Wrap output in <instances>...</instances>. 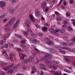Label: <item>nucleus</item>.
<instances>
[{
    "instance_id": "1",
    "label": "nucleus",
    "mask_w": 75,
    "mask_h": 75,
    "mask_svg": "<svg viewBox=\"0 0 75 75\" xmlns=\"http://www.w3.org/2000/svg\"><path fill=\"white\" fill-rule=\"evenodd\" d=\"M16 20V18L14 17L12 18L11 21H10L9 23H8L5 26L6 28H5L4 30L5 32L6 33H7L8 31H10V28H8L9 26H10L11 25H13V24H14V21H15V20Z\"/></svg>"
},
{
    "instance_id": "2",
    "label": "nucleus",
    "mask_w": 75,
    "mask_h": 75,
    "mask_svg": "<svg viewBox=\"0 0 75 75\" xmlns=\"http://www.w3.org/2000/svg\"><path fill=\"white\" fill-rule=\"evenodd\" d=\"M44 59H47L45 61V63L46 64H50L51 65V62L47 59H51L52 58V54H50L48 53L44 55Z\"/></svg>"
},
{
    "instance_id": "3",
    "label": "nucleus",
    "mask_w": 75,
    "mask_h": 75,
    "mask_svg": "<svg viewBox=\"0 0 75 75\" xmlns=\"http://www.w3.org/2000/svg\"><path fill=\"white\" fill-rule=\"evenodd\" d=\"M45 40H46V43L47 45H52L54 44V42L50 41V39L49 38H46Z\"/></svg>"
},
{
    "instance_id": "4",
    "label": "nucleus",
    "mask_w": 75,
    "mask_h": 75,
    "mask_svg": "<svg viewBox=\"0 0 75 75\" xmlns=\"http://www.w3.org/2000/svg\"><path fill=\"white\" fill-rule=\"evenodd\" d=\"M50 0H46L45 2L44 3V4H43L42 5V9L43 10V11H45V6L46 7L47 6V2H49L50 1Z\"/></svg>"
},
{
    "instance_id": "5",
    "label": "nucleus",
    "mask_w": 75,
    "mask_h": 75,
    "mask_svg": "<svg viewBox=\"0 0 75 75\" xmlns=\"http://www.w3.org/2000/svg\"><path fill=\"white\" fill-rule=\"evenodd\" d=\"M13 66L14 64H10V65L8 66L7 67L4 68H3V69L4 70V71H8V69H10L11 68L13 67Z\"/></svg>"
},
{
    "instance_id": "6",
    "label": "nucleus",
    "mask_w": 75,
    "mask_h": 75,
    "mask_svg": "<svg viewBox=\"0 0 75 75\" xmlns=\"http://www.w3.org/2000/svg\"><path fill=\"white\" fill-rule=\"evenodd\" d=\"M20 22V20H18L15 23L13 26V29H15L18 27V24H19V23Z\"/></svg>"
},
{
    "instance_id": "7",
    "label": "nucleus",
    "mask_w": 75,
    "mask_h": 75,
    "mask_svg": "<svg viewBox=\"0 0 75 75\" xmlns=\"http://www.w3.org/2000/svg\"><path fill=\"white\" fill-rule=\"evenodd\" d=\"M50 72L51 74H53V75H62V74H61V73H60L59 74L57 72H55V71H54V70L52 69L50 71Z\"/></svg>"
},
{
    "instance_id": "8",
    "label": "nucleus",
    "mask_w": 75,
    "mask_h": 75,
    "mask_svg": "<svg viewBox=\"0 0 75 75\" xmlns=\"http://www.w3.org/2000/svg\"><path fill=\"white\" fill-rule=\"evenodd\" d=\"M19 57H20V59H21V60H24V57H25V55L20 52L19 53Z\"/></svg>"
},
{
    "instance_id": "9",
    "label": "nucleus",
    "mask_w": 75,
    "mask_h": 75,
    "mask_svg": "<svg viewBox=\"0 0 75 75\" xmlns=\"http://www.w3.org/2000/svg\"><path fill=\"white\" fill-rule=\"evenodd\" d=\"M14 57H15V55H14V54L13 53H11L10 54V57H8V59H9V60L11 61L12 60V57L14 58Z\"/></svg>"
},
{
    "instance_id": "10",
    "label": "nucleus",
    "mask_w": 75,
    "mask_h": 75,
    "mask_svg": "<svg viewBox=\"0 0 75 75\" xmlns=\"http://www.w3.org/2000/svg\"><path fill=\"white\" fill-rule=\"evenodd\" d=\"M25 24L28 27H30V25L28 24H31V22L29 20H27Z\"/></svg>"
},
{
    "instance_id": "11",
    "label": "nucleus",
    "mask_w": 75,
    "mask_h": 75,
    "mask_svg": "<svg viewBox=\"0 0 75 75\" xmlns=\"http://www.w3.org/2000/svg\"><path fill=\"white\" fill-rule=\"evenodd\" d=\"M10 35V33H7L4 37V38H3V40H6V38H7Z\"/></svg>"
},
{
    "instance_id": "12",
    "label": "nucleus",
    "mask_w": 75,
    "mask_h": 75,
    "mask_svg": "<svg viewBox=\"0 0 75 75\" xmlns=\"http://www.w3.org/2000/svg\"><path fill=\"white\" fill-rule=\"evenodd\" d=\"M0 6L1 7H5L6 6V2L2 1L0 2Z\"/></svg>"
},
{
    "instance_id": "13",
    "label": "nucleus",
    "mask_w": 75,
    "mask_h": 75,
    "mask_svg": "<svg viewBox=\"0 0 75 75\" xmlns=\"http://www.w3.org/2000/svg\"><path fill=\"white\" fill-rule=\"evenodd\" d=\"M42 30L44 32H46L47 31V28L46 27H43L42 28Z\"/></svg>"
},
{
    "instance_id": "14",
    "label": "nucleus",
    "mask_w": 75,
    "mask_h": 75,
    "mask_svg": "<svg viewBox=\"0 0 75 75\" xmlns=\"http://www.w3.org/2000/svg\"><path fill=\"white\" fill-rule=\"evenodd\" d=\"M28 62H31V61H34V59H33L31 57H29L27 59Z\"/></svg>"
},
{
    "instance_id": "15",
    "label": "nucleus",
    "mask_w": 75,
    "mask_h": 75,
    "mask_svg": "<svg viewBox=\"0 0 75 75\" xmlns=\"http://www.w3.org/2000/svg\"><path fill=\"white\" fill-rule=\"evenodd\" d=\"M49 31L50 32H51L52 34H56V32H55V31H54V30H52V29H50L49 30Z\"/></svg>"
},
{
    "instance_id": "16",
    "label": "nucleus",
    "mask_w": 75,
    "mask_h": 75,
    "mask_svg": "<svg viewBox=\"0 0 75 75\" xmlns=\"http://www.w3.org/2000/svg\"><path fill=\"white\" fill-rule=\"evenodd\" d=\"M15 36H16V37L19 38H22V36L21 35H18L17 34H15Z\"/></svg>"
},
{
    "instance_id": "17",
    "label": "nucleus",
    "mask_w": 75,
    "mask_h": 75,
    "mask_svg": "<svg viewBox=\"0 0 75 75\" xmlns=\"http://www.w3.org/2000/svg\"><path fill=\"white\" fill-rule=\"evenodd\" d=\"M31 68L33 71H37V68L35 66L32 67Z\"/></svg>"
},
{
    "instance_id": "18",
    "label": "nucleus",
    "mask_w": 75,
    "mask_h": 75,
    "mask_svg": "<svg viewBox=\"0 0 75 75\" xmlns=\"http://www.w3.org/2000/svg\"><path fill=\"white\" fill-rule=\"evenodd\" d=\"M58 31H59L60 33H62V34L63 33H64L62 31L61 29H58L57 30H56L55 32H56L57 33L58 32Z\"/></svg>"
},
{
    "instance_id": "19",
    "label": "nucleus",
    "mask_w": 75,
    "mask_h": 75,
    "mask_svg": "<svg viewBox=\"0 0 75 75\" xmlns=\"http://www.w3.org/2000/svg\"><path fill=\"white\" fill-rule=\"evenodd\" d=\"M40 68L41 69H43V70H45V71H47V68L46 67H40Z\"/></svg>"
},
{
    "instance_id": "20",
    "label": "nucleus",
    "mask_w": 75,
    "mask_h": 75,
    "mask_svg": "<svg viewBox=\"0 0 75 75\" xmlns=\"http://www.w3.org/2000/svg\"><path fill=\"white\" fill-rule=\"evenodd\" d=\"M14 10L13 9H11L10 10V13L11 14H13V13H14Z\"/></svg>"
},
{
    "instance_id": "21",
    "label": "nucleus",
    "mask_w": 75,
    "mask_h": 75,
    "mask_svg": "<svg viewBox=\"0 0 75 75\" xmlns=\"http://www.w3.org/2000/svg\"><path fill=\"white\" fill-rule=\"evenodd\" d=\"M64 59L66 62H71L70 60L66 57H64Z\"/></svg>"
},
{
    "instance_id": "22",
    "label": "nucleus",
    "mask_w": 75,
    "mask_h": 75,
    "mask_svg": "<svg viewBox=\"0 0 75 75\" xmlns=\"http://www.w3.org/2000/svg\"><path fill=\"white\" fill-rule=\"evenodd\" d=\"M62 38H63V39H66V40L67 41H69V40L68 39V37L64 36L62 37Z\"/></svg>"
},
{
    "instance_id": "23",
    "label": "nucleus",
    "mask_w": 75,
    "mask_h": 75,
    "mask_svg": "<svg viewBox=\"0 0 75 75\" xmlns=\"http://www.w3.org/2000/svg\"><path fill=\"white\" fill-rule=\"evenodd\" d=\"M58 50H59L60 52L61 53H62V54H65V51H63L61 49H58Z\"/></svg>"
},
{
    "instance_id": "24",
    "label": "nucleus",
    "mask_w": 75,
    "mask_h": 75,
    "mask_svg": "<svg viewBox=\"0 0 75 75\" xmlns=\"http://www.w3.org/2000/svg\"><path fill=\"white\" fill-rule=\"evenodd\" d=\"M63 49L64 50H67L68 51H71V49L69 48H67L65 47H63Z\"/></svg>"
},
{
    "instance_id": "25",
    "label": "nucleus",
    "mask_w": 75,
    "mask_h": 75,
    "mask_svg": "<svg viewBox=\"0 0 75 75\" xmlns=\"http://www.w3.org/2000/svg\"><path fill=\"white\" fill-rule=\"evenodd\" d=\"M31 36L33 37V38H35V37L37 36V35H36L34 33H33L31 35Z\"/></svg>"
},
{
    "instance_id": "26",
    "label": "nucleus",
    "mask_w": 75,
    "mask_h": 75,
    "mask_svg": "<svg viewBox=\"0 0 75 75\" xmlns=\"http://www.w3.org/2000/svg\"><path fill=\"white\" fill-rule=\"evenodd\" d=\"M56 19L57 21H61L62 20V18L60 17L57 18Z\"/></svg>"
},
{
    "instance_id": "27",
    "label": "nucleus",
    "mask_w": 75,
    "mask_h": 75,
    "mask_svg": "<svg viewBox=\"0 0 75 75\" xmlns=\"http://www.w3.org/2000/svg\"><path fill=\"white\" fill-rule=\"evenodd\" d=\"M4 46L5 47V48H8V44L5 43L4 44Z\"/></svg>"
},
{
    "instance_id": "28",
    "label": "nucleus",
    "mask_w": 75,
    "mask_h": 75,
    "mask_svg": "<svg viewBox=\"0 0 75 75\" xmlns=\"http://www.w3.org/2000/svg\"><path fill=\"white\" fill-rule=\"evenodd\" d=\"M63 23L65 25H66V24H68V21L67 20L64 21Z\"/></svg>"
},
{
    "instance_id": "29",
    "label": "nucleus",
    "mask_w": 75,
    "mask_h": 75,
    "mask_svg": "<svg viewBox=\"0 0 75 75\" xmlns=\"http://www.w3.org/2000/svg\"><path fill=\"white\" fill-rule=\"evenodd\" d=\"M52 62L54 63V64H59V62H57L55 61H52Z\"/></svg>"
},
{
    "instance_id": "30",
    "label": "nucleus",
    "mask_w": 75,
    "mask_h": 75,
    "mask_svg": "<svg viewBox=\"0 0 75 75\" xmlns=\"http://www.w3.org/2000/svg\"><path fill=\"white\" fill-rule=\"evenodd\" d=\"M20 46L22 47V48H23V49H25V45H21Z\"/></svg>"
},
{
    "instance_id": "31",
    "label": "nucleus",
    "mask_w": 75,
    "mask_h": 75,
    "mask_svg": "<svg viewBox=\"0 0 75 75\" xmlns=\"http://www.w3.org/2000/svg\"><path fill=\"white\" fill-rule=\"evenodd\" d=\"M67 28H68L69 30V31H72V28H71L69 26H68L67 27Z\"/></svg>"
},
{
    "instance_id": "32",
    "label": "nucleus",
    "mask_w": 75,
    "mask_h": 75,
    "mask_svg": "<svg viewBox=\"0 0 75 75\" xmlns=\"http://www.w3.org/2000/svg\"><path fill=\"white\" fill-rule=\"evenodd\" d=\"M54 13H55V14H56V15H57V16H59V14H60L58 12V11H55L54 12Z\"/></svg>"
},
{
    "instance_id": "33",
    "label": "nucleus",
    "mask_w": 75,
    "mask_h": 75,
    "mask_svg": "<svg viewBox=\"0 0 75 75\" xmlns=\"http://www.w3.org/2000/svg\"><path fill=\"white\" fill-rule=\"evenodd\" d=\"M40 11H38L36 12V14L37 15H40Z\"/></svg>"
},
{
    "instance_id": "34",
    "label": "nucleus",
    "mask_w": 75,
    "mask_h": 75,
    "mask_svg": "<svg viewBox=\"0 0 75 75\" xmlns=\"http://www.w3.org/2000/svg\"><path fill=\"white\" fill-rule=\"evenodd\" d=\"M23 33L25 35H28V33H26L25 31H23Z\"/></svg>"
},
{
    "instance_id": "35",
    "label": "nucleus",
    "mask_w": 75,
    "mask_h": 75,
    "mask_svg": "<svg viewBox=\"0 0 75 75\" xmlns=\"http://www.w3.org/2000/svg\"><path fill=\"white\" fill-rule=\"evenodd\" d=\"M74 2V1L73 0H70V3L71 4H73Z\"/></svg>"
},
{
    "instance_id": "36",
    "label": "nucleus",
    "mask_w": 75,
    "mask_h": 75,
    "mask_svg": "<svg viewBox=\"0 0 75 75\" xmlns=\"http://www.w3.org/2000/svg\"><path fill=\"white\" fill-rule=\"evenodd\" d=\"M4 42V41H3V40H1L0 42V44L1 45H3Z\"/></svg>"
},
{
    "instance_id": "37",
    "label": "nucleus",
    "mask_w": 75,
    "mask_h": 75,
    "mask_svg": "<svg viewBox=\"0 0 75 75\" xmlns=\"http://www.w3.org/2000/svg\"><path fill=\"white\" fill-rule=\"evenodd\" d=\"M13 70H8V73H9V74H11V73H12L13 72Z\"/></svg>"
},
{
    "instance_id": "38",
    "label": "nucleus",
    "mask_w": 75,
    "mask_h": 75,
    "mask_svg": "<svg viewBox=\"0 0 75 75\" xmlns=\"http://www.w3.org/2000/svg\"><path fill=\"white\" fill-rule=\"evenodd\" d=\"M33 49L35 50V51L37 52H39V50H38L37 49H36V48H34Z\"/></svg>"
},
{
    "instance_id": "39",
    "label": "nucleus",
    "mask_w": 75,
    "mask_h": 75,
    "mask_svg": "<svg viewBox=\"0 0 75 75\" xmlns=\"http://www.w3.org/2000/svg\"><path fill=\"white\" fill-rule=\"evenodd\" d=\"M28 33H33V31L30 29H28L27 30Z\"/></svg>"
},
{
    "instance_id": "40",
    "label": "nucleus",
    "mask_w": 75,
    "mask_h": 75,
    "mask_svg": "<svg viewBox=\"0 0 75 75\" xmlns=\"http://www.w3.org/2000/svg\"><path fill=\"white\" fill-rule=\"evenodd\" d=\"M10 1H12V3H14L16 1H17V0H10Z\"/></svg>"
},
{
    "instance_id": "41",
    "label": "nucleus",
    "mask_w": 75,
    "mask_h": 75,
    "mask_svg": "<svg viewBox=\"0 0 75 75\" xmlns=\"http://www.w3.org/2000/svg\"><path fill=\"white\" fill-rule=\"evenodd\" d=\"M23 63H24L25 64H27V63H28V60H25L23 61Z\"/></svg>"
},
{
    "instance_id": "42",
    "label": "nucleus",
    "mask_w": 75,
    "mask_h": 75,
    "mask_svg": "<svg viewBox=\"0 0 75 75\" xmlns=\"http://www.w3.org/2000/svg\"><path fill=\"white\" fill-rule=\"evenodd\" d=\"M33 57H37V56L38 54H35V53H33Z\"/></svg>"
},
{
    "instance_id": "43",
    "label": "nucleus",
    "mask_w": 75,
    "mask_h": 75,
    "mask_svg": "<svg viewBox=\"0 0 75 75\" xmlns=\"http://www.w3.org/2000/svg\"><path fill=\"white\" fill-rule=\"evenodd\" d=\"M30 17L31 19H32V18H34V17H33V15L32 14H30Z\"/></svg>"
},
{
    "instance_id": "44",
    "label": "nucleus",
    "mask_w": 75,
    "mask_h": 75,
    "mask_svg": "<svg viewBox=\"0 0 75 75\" xmlns=\"http://www.w3.org/2000/svg\"><path fill=\"white\" fill-rule=\"evenodd\" d=\"M62 44L63 45H68V44L67 43H65V42H63Z\"/></svg>"
},
{
    "instance_id": "45",
    "label": "nucleus",
    "mask_w": 75,
    "mask_h": 75,
    "mask_svg": "<svg viewBox=\"0 0 75 75\" xmlns=\"http://www.w3.org/2000/svg\"><path fill=\"white\" fill-rule=\"evenodd\" d=\"M57 0H52V1L53 3H55L56 2H57Z\"/></svg>"
},
{
    "instance_id": "46",
    "label": "nucleus",
    "mask_w": 75,
    "mask_h": 75,
    "mask_svg": "<svg viewBox=\"0 0 75 75\" xmlns=\"http://www.w3.org/2000/svg\"><path fill=\"white\" fill-rule=\"evenodd\" d=\"M31 21H32V22H34V21H35V19H34V18H33L31 19Z\"/></svg>"
},
{
    "instance_id": "47",
    "label": "nucleus",
    "mask_w": 75,
    "mask_h": 75,
    "mask_svg": "<svg viewBox=\"0 0 75 75\" xmlns=\"http://www.w3.org/2000/svg\"><path fill=\"white\" fill-rule=\"evenodd\" d=\"M66 15L67 17H69V16H70V15H69V13L67 12L66 13Z\"/></svg>"
},
{
    "instance_id": "48",
    "label": "nucleus",
    "mask_w": 75,
    "mask_h": 75,
    "mask_svg": "<svg viewBox=\"0 0 75 75\" xmlns=\"http://www.w3.org/2000/svg\"><path fill=\"white\" fill-rule=\"evenodd\" d=\"M39 35L40 36V37H42V36H43V33H40L39 34Z\"/></svg>"
},
{
    "instance_id": "49",
    "label": "nucleus",
    "mask_w": 75,
    "mask_h": 75,
    "mask_svg": "<svg viewBox=\"0 0 75 75\" xmlns=\"http://www.w3.org/2000/svg\"><path fill=\"white\" fill-rule=\"evenodd\" d=\"M21 42L23 44H25V40H21Z\"/></svg>"
},
{
    "instance_id": "50",
    "label": "nucleus",
    "mask_w": 75,
    "mask_h": 75,
    "mask_svg": "<svg viewBox=\"0 0 75 75\" xmlns=\"http://www.w3.org/2000/svg\"><path fill=\"white\" fill-rule=\"evenodd\" d=\"M17 50L18 51H21V48H17Z\"/></svg>"
},
{
    "instance_id": "51",
    "label": "nucleus",
    "mask_w": 75,
    "mask_h": 75,
    "mask_svg": "<svg viewBox=\"0 0 75 75\" xmlns=\"http://www.w3.org/2000/svg\"><path fill=\"white\" fill-rule=\"evenodd\" d=\"M8 20L7 19H4L3 21V22L4 23H5V22H6V21H7Z\"/></svg>"
},
{
    "instance_id": "52",
    "label": "nucleus",
    "mask_w": 75,
    "mask_h": 75,
    "mask_svg": "<svg viewBox=\"0 0 75 75\" xmlns=\"http://www.w3.org/2000/svg\"><path fill=\"white\" fill-rule=\"evenodd\" d=\"M48 10H49V8H46V9H45V12H47V11H48Z\"/></svg>"
},
{
    "instance_id": "53",
    "label": "nucleus",
    "mask_w": 75,
    "mask_h": 75,
    "mask_svg": "<svg viewBox=\"0 0 75 75\" xmlns=\"http://www.w3.org/2000/svg\"><path fill=\"white\" fill-rule=\"evenodd\" d=\"M40 65L41 66H43V67H44V66L45 67V66H46V65H45V64H42H42H40Z\"/></svg>"
},
{
    "instance_id": "54",
    "label": "nucleus",
    "mask_w": 75,
    "mask_h": 75,
    "mask_svg": "<svg viewBox=\"0 0 75 75\" xmlns=\"http://www.w3.org/2000/svg\"><path fill=\"white\" fill-rule=\"evenodd\" d=\"M20 65H21V63H19L18 65H17V67H20Z\"/></svg>"
},
{
    "instance_id": "55",
    "label": "nucleus",
    "mask_w": 75,
    "mask_h": 75,
    "mask_svg": "<svg viewBox=\"0 0 75 75\" xmlns=\"http://www.w3.org/2000/svg\"><path fill=\"white\" fill-rule=\"evenodd\" d=\"M2 53L3 54H5L6 55V51H4V52H3Z\"/></svg>"
},
{
    "instance_id": "56",
    "label": "nucleus",
    "mask_w": 75,
    "mask_h": 75,
    "mask_svg": "<svg viewBox=\"0 0 75 75\" xmlns=\"http://www.w3.org/2000/svg\"><path fill=\"white\" fill-rule=\"evenodd\" d=\"M61 4V2H60L59 4L57 5V7H59Z\"/></svg>"
},
{
    "instance_id": "57",
    "label": "nucleus",
    "mask_w": 75,
    "mask_h": 75,
    "mask_svg": "<svg viewBox=\"0 0 75 75\" xmlns=\"http://www.w3.org/2000/svg\"><path fill=\"white\" fill-rule=\"evenodd\" d=\"M73 44H74V43H70L69 44V45L71 46V45H73Z\"/></svg>"
},
{
    "instance_id": "58",
    "label": "nucleus",
    "mask_w": 75,
    "mask_h": 75,
    "mask_svg": "<svg viewBox=\"0 0 75 75\" xmlns=\"http://www.w3.org/2000/svg\"><path fill=\"white\" fill-rule=\"evenodd\" d=\"M53 68H54L55 69H57V67H56L55 66H54L53 67Z\"/></svg>"
},
{
    "instance_id": "59",
    "label": "nucleus",
    "mask_w": 75,
    "mask_h": 75,
    "mask_svg": "<svg viewBox=\"0 0 75 75\" xmlns=\"http://www.w3.org/2000/svg\"><path fill=\"white\" fill-rule=\"evenodd\" d=\"M63 4L64 6H65L67 4V2H63Z\"/></svg>"
},
{
    "instance_id": "60",
    "label": "nucleus",
    "mask_w": 75,
    "mask_h": 75,
    "mask_svg": "<svg viewBox=\"0 0 75 75\" xmlns=\"http://www.w3.org/2000/svg\"><path fill=\"white\" fill-rule=\"evenodd\" d=\"M61 8H62L64 9V8H65V6H61Z\"/></svg>"
},
{
    "instance_id": "61",
    "label": "nucleus",
    "mask_w": 75,
    "mask_h": 75,
    "mask_svg": "<svg viewBox=\"0 0 75 75\" xmlns=\"http://www.w3.org/2000/svg\"><path fill=\"white\" fill-rule=\"evenodd\" d=\"M45 25H46V26H49V25L47 23H45Z\"/></svg>"
},
{
    "instance_id": "62",
    "label": "nucleus",
    "mask_w": 75,
    "mask_h": 75,
    "mask_svg": "<svg viewBox=\"0 0 75 75\" xmlns=\"http://www.w3.org/2000/svg\"><path fill=\"white\" fill-rule=\"evenodd\" d=\"M39 62H40V61L39 60H37L36 62L35 63H36V64H38L39 63Z\"/></svg>"
},
{
    "instance_id": "63",
    "label": "nucleus",
    "mask_w": 75,
    "mask_h": 75,
    "mask_svg": "<svg viewBox=\"0 0 75 75\" xmlns=\"http://www.w3.org/2000/svg\"><path fill=\"white\" fill-rule=\"evenodd\" d=\"M62 30L63 31H66V30H65V29H64V28H62Z\"/></svg>"
},
{
    "instance_id": "64",
    "label": "nucleus",
    "mask_w": 75,
    "mask_h": 75,
    "mask_svg": "<svg viewBox=\"0 0 75 75\" xmlns=\"http://www.w3.org/2000/svg\"><path fill=\"white\" fill-rule=\"evenodd\" d=\"M72 64L73 65H74V66H75V62H73L72 63Z\"/></svg>"
}]
</instances>
